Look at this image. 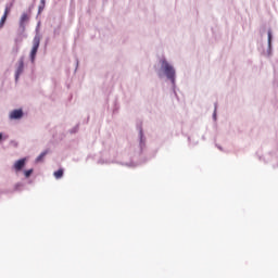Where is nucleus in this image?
<instances>
[{
	"label": "nucleus",
	"mask_w": 278,
	"mask_h": 278,
	"mask_svg": "<svg viewBox=\"0 0 278 278\" xmlns=\"http://www.w3.org/2000/svg\"><path fill=\"white\" fill-rule=\"evenodd\" d=\"M162 68L167 77V79H170L172 81H175V68L166 60L162 61Z\"/></svg>",
	"instance_id": "1"
},
{
	"label": "nucleus",
	"mask_w": 278,
	"mask_h": 278,
	"mask_svg": "<svg viewBox=\"0 0 278 278\" xmlns=\"http://www.w3.org/2000/svg\"><path fill=\"white\" fill-rule=\"evenodd\" d=\"M39 47H40V36H35V38L33 40V49L30 51L31 62L36 61V54L38 53Z\"/></svg>",
	"instance_id": "2"
},
{
	"label": "nucleus",
	"mask_w": 278,
	"mask_h": 278,
	"mask_svg": "<svg viewBox=\"0 0 278 278\" xmlns=\"http://www.w3.org/2000/svg\"><path fill=\"white\" fill-rule=\"evenodd\" d=\"M27 162V159H21L18 161H16L13 165V168L16 173L23 170V168H25V164Z\"/></svg>",
	"instance_id": "3"
},
{
	"label": "nucleus",
	"mask_w": 278,
	"mask_h": 278,
	"mask_svg": "<svg viewBox=\"0 0 278 278\" xmlns=\"http://www.w3.org/2000/svg\"><path fill=\"white\" fill-rule=\"evenodd\" d=\"M10 118L11 121H16L18 118H23V110L18 109V110H13L10 113Z\"/></svg>",
	"instance_id": "4"
},
{
	"label": "nucleus",
	"mask_w": 278,
	"mask_h": 278,
	"mask_svg": "<svg viewBox=\"0 0 278 278\" xmlns=\"http://www.w3.org/2000/svg\"><path fill=\"white\" fill-rule=\"evenodd\" d=\"M24 68H25V63H24L23 59H21V60L18 61V66H17V70H16V73H15V79H16V81L18 80V77H21V75H22Z\"/></svg>",
	"instance_id": "5"
},
{
	"label": "nucleus",
	"mask_w": 278,
	"mask_h": 278,
	"mask_svg": "<svg viewBox=\"0 0 278 278\" xmlns=\"http://www.w3.org/2000/svg\"><path fill=\"white\" fill-rule=\"evenodd\" d=\"M27 21H29V14L23 13L20 18V25L21 26L25 25V23H27Z\"/></svg>",
	"instance_id": "6"
},
{
	"label": "nucleus",
	"mask_w": 278,
	"mask_h": 278,
	"mask_svg": "<svg viewBox=\"0 0 278 278\" xmlns=\"http://www.w3.org/2000/svg\"><path fill=\"white\" fill-rule=\"evenodd\" d=\"M53 176L55 177V179H62V177H64V169L60 168L59 170L53 173Z\"/></svg>",
	"instance_id": "7"
},
{
	"label": "nucleus",
	"mask_w": 278,
	"mask_h": 278,
	"mask_svg": "<svg viewBox=\"0 0 278 278\" xmlns=\"http://www.w3.org/2000/svg\"><path fill=\"white\" fill-rule=\"evenodd\" d=\"M5 21H8V17H5V15H2V17L0 20V29H1V27H3L5 25Z\"/></svg>",
	"instance_id": "8"
},
{
	"label": "nucleus",
	"mask_w": 278,
	"mask_h": 278,
	"mask_svg": "<svg viewBox=\"0 0 278 278\" xmlns=\"http://www.w3.org/2000/svg\"><path fill=\"white\" fill-rule=\"evenodd\" d=\"M31 173H34V169H27L24 172V175L26 178H29V177H31Z\"/></svg>",
	"instance_id": "9"
},
{
	"label": "nucleus",
	"mask_w": 278,
	"mask_h": 278,
	"mask_svg": "<svg viewBox=\"0 0 278 278\" xmlns=\"http://www.w3.org/2000/svg\"><path fill=\"white\" fill-rule=\"evenodd\" d=\"M47 151L42 152L38 157H37V162H42V159L47 155Z\"/></svg>",
	"instance_id": "10"
},
{
	"label": "nucleus",
	"mask_w": 278,
	"mask_h": 278,
	"mask_svg": "<svg viewBox=\"0 0 278 278\" xmlns=\"http://www.w3.org/2000/svg\"><path fill=\"white\" fill-rule=\"evenodd\" d=\"M45 3H46L45 0H41V1H40L39 13L42 12V10H45Z\"/></svg>",
	"instance_id": "11"
},
{
	"label": "nucleus",
	"mask_w": 278,
	"mask_h": 278,
	"mask_svg": "<svg viewBox=\"0 0 278 278\" xmlns=\"http://www.w3.org/2000/svg\"><path fill=\"white\" fill-rule=\"evenodd\" d=\"M8 14H10V8H5L3 16L8 18Z\"/></svg>",
	"instance_id": "12"
},
{
	"label": "nucleus",
	"mask_w": 278,
	"mask_h": 278,
	"mask_svg": "<svg viewBox=\"0 0 278 278\" xmlns=\"http://www.w3.org/2000/svg\"><path fill=\"white\" fill-rule=\"evenodd\" d=\"M270 40H273V35L270 34V31H268V43L270 45Z\"/></svg>",
	"instance_id": "13"
},
{
	"label": "nucleus",
	"mask_w": 278,
	"mask_h": 278,
	"mask_svg": "<svg viewBox=\"0 0 278 278\" xmlns=\"http://www.w3.org/2000/svg\"><path fill=\"white\" fill-rule=\"evenodd\" d=\"M2 139H3V134L0 132V140H2Z\"/></svg>",
	"instance_id": "14"
}]
</instances>
